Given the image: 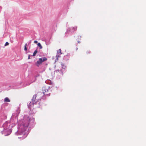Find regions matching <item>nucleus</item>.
Wrapping results in <instances>:
<instances>
[{
  "mask_svg": "<svg viewBox=\"0 0 146 146\" xmlns=\"http://www.w3.org/2000/svg\"><path fill=\"white\" fill-rule=\"evenodd\" d=\"M34 118L31 119L29 116L24 114L23 119L17 120V130L15 133L16 135H23L22 139L25 138L30 131L36 124Z\"/></svg>",
  "mask_w": 146,
  "mask_h": 146,
  "instance_id": "f257e3e1",
  "label": "nucleus"
},
{
  "mask_svg": "<svg viewBox=\"0 0 146 146\" xmlns=\"http://www.w3.org/2000/svg\"><path fill=\"white\" fill-rule=\"evenodd\" d=\"M11 117L10 118V120L11 119ZM16 124L13 123L11 120L5 121L1 127L3 128V129L1 131V133L5 136L9 135L12 132V128Z\"/></svg>",
  "mask_w": 146,
  "mask_h": 146,
  "instance_id": "f03ea898",
  "label": "nucleus"
},
{
  "mask_svg": "<svg viewBox=\"0 0 146 146\" xmlns=\"http://www.w3.org/2000/svg\"><path fill=\"white\" fill-rule=\"evenodd\" d=\"M36 96V94L34 95L33 96L31 100L32 102H30L27 104L28 108L30 111L32 110V108L33 107L34 104H37L38 103L39 104L40 103L39 102V101L40 100V99H38L36 101H35Z\"/></svg>",
  "mask_w": 146,
  "mask_h": 146,
  "instance_id": "7ed1b4c3",
  "label": "nucleus"
},
{
  "mask_svg": "<svg viewBox=\"0 0 146 146\" xmlns=\"http://www.w3.org/2000/svg\"><path fill=\"white\" fill-rule=\"evenodd\" d=\"M77 29V26H75L74 27H70L68 28L66 32L65 33V36H67V33L70 32L71 33H73L74 31H76Z\"/></svg>",
  "mask_w": 146,
  "mask_h": 146,
  "instance_id": "20e7f679",
  "label": "nucleus"
},
{
  "mask_svg": "<svg viewBox=\"0 0 146 146\" xmlns=\"http://www.w3.org/2000/svg\"><path fill=\"white\" fill-rule=\"evenodd\" d=\"M51 38L50 36L47 35L42 38L41 39L42 41H45L47 45L49 44L50 43Z\"/></svg>",
  "mask_w": 146,
  "mask_h": 146,
  "instance_id": "39448f33",
  "label": "nucleus"
},
{
  "mask_svg": "<svg viewBox=\"0 0 146 146\" xmlns=\"http://www.w3.org/2000/svg\"><path fill=\"white\" fill-rule=\"evenodd\" d=\"M47 60V59L45 57H44L43 58H39L38 60L35 63V64L37 66H38L43 62L46 61Z\"/></svg>",
  "mask_w": 146,
  "mask_h": 146,
  "instance_id": "423d86ee",
  "label": "nucleus"
},
{
  "mask_svg": "<svg viewBox=\"0 0 146 146\" xmlns=\"http://www.w3.org/2000/svg\"><path fill=\"white\" fill-rule=\"evenodd\" d=\"M20 107H19L16 110V112L13 113L11 117L16 118L17 117L20 113Z\"/></svg>",
  "mask_w": 146,
  "mask_h": 146,
  "instance_id": "0eeeda50",
  "label": "nucleus"
},
{
  "mask_svg": "<svg viewBox=\"0 0 146 146\" xmlns=\"http://www.w3.org/2000/svg\"><path fill=\"white\" fill-rule=\"evenodd\" d=\"M62 54L61 50V49H59L57 50V54L56 56V59L54 63H55L56 61L58 60V58L60 57V55Z\"/></svg>",
  "mask_w": 146,
  "mask_h": 146,
  "instance_id": "6e6552de",
  "label": "nucleus"
},
{
  "mask_svg": "<svg viewBox=\"0 0 146 146\" xmlns=\"http://www.w3.org/2000/svg\"><path fill=\"white\" fill-rule=\"evenodd\" d=\"M70 54L68 53L65 56L63 57V60L65 61H67L69 59L70 57Z\"/></svg>",
  "mask_w": 146,
  "mask_h": 146,
  "instance_id": "1a4fd4ad",
  "label": "nucleus"
},
{
  "mask_svg": "<svg viewBox=\"0 0 146 146\" xmlns=\"http://www.w3.org/2000/svg\"><path fill=\"white\" fill-rule=\"evenodd\" d=\"M5 102H10V100L8 97L5 98L4 100Z\"/></svg>",
  "mask_w": 146,
  "mask_h": 146,
  "instance_id": "9d476101",
  "label": "nucleus"
},
{
  "mask_svg": "<svg viewBox=\"0 0 146 146\" xmlns=\"http://www.w3.org/2000/svg\"><path fill=\"white\" fill-rule=\"evenodd\" d=\"M61 65L62 66V68L65 70L66 68V66H64V64L63 63H61Z\"/></svg>",
  "mask_w": 146,
  "mask_h": 146,
  "instance_id": "9b49d317",
  "label": "nucleus"
},
{
  "mask_svg": "<svg viewBox=\"0 0 146 146\" xmlns=\"http://www.w3.org/2000/svg\"><path fill=\"white\" fill-rule=\"evenodd\" d=\"M37 52L38 51L37 50V49H36V50H35L32 56H35L36 55V54L37 53Z\"/></svg>",
  "mask_w": 146,
  "mask_h": 146,
  "instance_id": "f8f14e48",
  "label": "nucleus"
},
{
  "mask_svg": "<svg viewBox=\"0 0 146 146\" xmlns=\"http://www.w3.org/2000/svg\"><path fill=\"white\" fill-rule=\"evenodd\" d=\"M37 45L38 46L39 48L40 49H41L42 48V46L40 42L38 43Z\"/></svg>",
  "mask_w": 146,
  "mask_h": 146,
  "instance_id": "ddd939ff",
  "label": "nucleus"
},
{
  "mask_svg": "<svg viewBox=\"0 0 146 146\" xmlns=\"http://www.w3.org/2000/svg\"><path fill=\"white\" fill-rule=\"evenodd\" d=\"M27 43L25 44L24 46V50L25 51H27Z\"/></svg>",
  "mask_w": 146,
  "mask_h": 146,
  "instance_id": "4468645a",
  "label": "nucleus"
},
{
  "mask_svg": "<svg viewBox=\"0 0 146 146\" xmlns=\"http://www.w3.org/2000/svg\"><path fill=\"white\" fill-rule=\"evenodd\" d=\"M59 73L60 75H61L62 76L63 75V71L62 70H60Z\"/></svg>",
  "mask_w": 146,
  "mask_h": 146,
  "instance_id": "2eb2a0df",
  "label": "nucleus"
},
{
  "mask_svg": "<svg viewBox=\"0 0 146 146\" xmlns=\"http://www.w3.org/2000/svg\"><path fill=\"white\" fill-rule=\"evenodd\" d=\"M60 71V70L59 69L56 70L54 71V74H55V73H57L58 72H59Z\"/></svg>",
  "mask_w": 146,
  "mask_h": 146,
  "instance_id": "dca6fc26",
  "label": "nucleus"
},
{
  "mask_svg": "<svg viewBox=\"0 0 146 146\" xmlns=\"http://www.w3.org/2000/svg\"><path fill=\"white\" fill-rule=\"evenodd\" d=\"M9 44V43L8 42H6L5 44H4V46L3 47H4L5 46H7Z\"/></svg>",
  "mask_w": 146,
  "mask_h": 146,
  "instance_id": "f3484780",
  "label": "nucleus"
},
{
  "mask_svg": "<svg viewBox=\"0 0 146 146\" xmlns=\"http://www.w3.org/2000/svg\"><path fill=\"white\" fill-rule=\"evenodd\" d=\"M31 42V40H30L27 43V44H28V45H29L30 44Z\"/></svg>",
  "mask_w": 146,
  "mask_h": 146,
  "instance_id": "a211bd4d",
  "label": "nucleus"
},
{
  "mask_svg": "<svg viewBox=\"0 0 146 146\" xmlns=\"http://www.w3.org/2000/svg\"><path fill=\"white\" fill-rule=\"evenodd\" d=\"M42 93H43V94H44V95H46L49 96V95H50V93H49V94H45V92H42Z\"/></svg>",
  "mask_w": 146,
  "mask_h": 146,
  "instance_id": "6ab92c4d",
  "label": "nucleus"
},
{
  "mask_svg": "<svg viewBox=\"0 0 146 146\" xmlns=\"http://www.w3.org/2000/svg\"><path fill=\"white\" fill-rule=\"evenodd\" d=\"M90 53V51H87L86 52V54H89Z\"/></svg>",
  "mask_w": 146,
  "mask_h": 146,
  "instance_id": "aec40b11",
  "label": "nucleus"
},
{
  "mask_svg": "<svg viewBox=\"0 0 146 146\" xmlns=\"http://www.w3.org/2000/svg\"><path fill=\"white\" fill-rule=\"evenodd\" d=\"M34 43H37L38 42V41L36 40H35L34 41Z\"/></svg>",
  "mask_w": 146,
  "mask_h": 146,
  "instance_id": "412c9836",
  "label": "nucleus"
},
{
  "mask_svg": "<svg viewBox=\"0 0 146 146\" xmlns=\"http://www.w3.org/2000/svg\"><path fill=\"white\" fill-rule=\"evenodd\" d=\"M30 58V54H29L28 56V59H29Z\"/></svg>",
  "mask_w": 146,
  "mask_h": 146,
  "instance_id": "4be33fe9",
  "label": "nucleus"
},
{
  "mask_svg": "<svg viewBox=\"0 0 146 146\" xmlns=\"http://www.w3.org/2000/svg\"><path fill=\"white\" fill-rule=\"evenodd\" d=\"M78 38H79L80 39V38H81V36H78Z\"/></svg>",
  "mask_w": 146,
  "mask_h": 146,
  "instance_id": "5701e85b",
  "label": "nucleus"
},
{
  "mask_svg": "<svg viewBox=\"0 0 146 146\" xmlns=\"http://www.w3.org/2000/svg\"><path fill=\"white\" fill-rule=\"evenodd\" d=\"M78 43H80V41H78V42H77Z\"/></svg>",
  "mask_w": 146,
  "mask_h": 146,
  "instance_id": "b1692460",
  "label": "nucleus"
},
{
  "mask_svg": "<svg viewBox=\"0 0 146 146\" xmlns=\"http://www.w3.org/2000/svg\"><path fill=\"white\" fill-rule=\"evenodd\" d=\"M76 50H77L78 49V48H76Z\"/></svg>",
  "mask_w": 146,
  "mask_h": 146,
  "instance_id": "393cba45",
  "label": "nucleus"
},
{
  "mask_svg": "<svg viewBox=\"0 0 146 146\" xmlns=\"http://www.w3.org/2000/svg\"><path fill=\"white\" fill-rule=\"evenodd\" d=\"M45 65H46L47 66V65H48V64H47V63H46V64H45Z\"/></svg>",
  "mask_w": 146,
  "mask_h": 146,
  "instance_id": "a878e982",
  "label": "nucleus"
},
{
  "mask_svg": "<svg viewBox=\"0 0 146 146\" xmlns=\"http://www.w3.org/2000/svg\"><path fill=\"white\" fill-rule=\"evenodd\" d=\"M77 43L76 44V46L77 45Z\"/></svg>",
  "mask_w": 146,
  "mask_h": 146,
  "instance_id": "bb28decb",
  "label": "nucleus"
}]
</instances>
